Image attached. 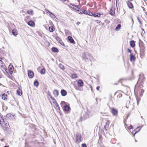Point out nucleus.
I'll use <instances>...</instances> for the list:
<instances>
[{
  "label": "nucleus",
  "instance_id": "4",
  "mask_svg": "<svg viewBox=\"0 0 147 147\" xmlns=\"http://www.w3.org/2000/svg\"><path fill=\"white\" fill-rule=\"evenodd\" d=\"M69 7L70 8L74 9L78 11H79L80 10V9L77 6L73 4H70V5H69Z\"/></svg>",
  "mask_w": 147,
  "mask_h": 147
},
{
  "label": "nucleus",
  "instance_id": "24",
  "mask_svg": "<svg viewBox=\"0 0 147 147\" xmlns=\"http://www.w3.org/2000/svg\"><path fill=\"white\" fill-rule=\"evenodd\" d=\"M52 50L53 51L55 52H58L59 51L58 49L55 47H53L52 48Z\"/></svg>",
  "mask_w": 147,
  "mask_h": 147
},
{
  "label": "nucleus",
  "instance_id": "38",
  "mask_svg": "<svg viewBox=\"0 0 147 147\" xmlns=\"http://www.w3.org/2000/svg\"><path fill=\"white\" fill-rule=\"evenodd\" d=\"M109 122L108 121H107L105 123V125L107 127H109Z\"/></svg>",
  "mask_w": 147,
  "mask_h": 147
},
{
  "label": "nucleus",
  "instance_id": "31",
  "mask_svg": "<svg viewBox=\"0 0 147 147\" xmlns=\"http://www.w3.org/2000/svg\"><path fill=\"white\" fill-rule=\"evenodd\" d=\"M59 67L62 70H64L65 68L64 66L61 64L59 65Z\"/></svg>",
  "mask_w": 147,
  "mask_h": 147
},
{
  "label": "nucleus",
  "instance_id": "62",
  "mask_svg": "<svg viewBox=\"0 0 147 147\" xmlns=\"http://www.w3.org/2000/svg\"><path fill=\"white\" fill-rule=\"evenodd\" d=\"M21 13H25V12L23 10H22L21 11Z\"/></svg>",
  "mask_w": 147,
  "mask_h": 147
},
{
  "label": "nucleus",
  "instance_id": "63",
  "mask_svg": "<svg viewBox=\"0 0 147 147\" xmlns=\"http://www.w3.org/2000/svg\"><path fill=\"white\" fill-rule=\"evenodd\" d=\"M80 24V23L78 22L77 23V24L79 25Z\"/></svg>",
  "mask_w": 147,
  "mask_h": 147
},
{
  "label": "nucleus",
  "instance_id": "41",
  "mask_svg": "<svg viewBox=\"0 0 147 147\" xmlns=\"http://www.w3.org/2000/svg\"><path fill=\"white\" fill-rule=\"evenodd\" d=\"M137 20H138V22H139L140 24V25H142V23L140 21V19L138 17H137Z\"/></svg>",
  "mask_w": 147,
  "mask_h": 147
},
{
  "label": "nucleus",
  "instance_id": "14",
  "mask_svg": "<svg viewBox=\"0 0 147 147\" xmlns=\"http://www.w3.org/2000/svg\"><path fill=\"white\" fill-rule=\"evenodd\" d=\"M63 108V110L64 111H69V110L70 109V107L69 106L67 105L64 106Z\"/></svg>",
  "mask_w": 147,
  "mask_h": 147
},
{
  "label": "nucleus",
  "instance_id": "33",
  "mask_svg": "<svg viewBox=\"0 0 147 147\" xmlns=\"http://www.w3.org/2000/svg\"><path fill=\"white\" fill-rule=\"evenodd\" d=\"M71 77L75 79L77 78V76L76 74H72Z\"/></svg>",
  "mask_w": 147,
  "mask_h": 147
},
{
  "label": "nucleus",
  "instance_id": "47",
  "mask_svg": "<svg viewBox=\"0 0 147 147\" xmlns=\"http://www.w3.org/2000/svg\"><path fill=\"white\" fill-rule=\"evenodd\" d=\"M93 16L95 17H97L98 16V15L97 13L96 14L94 13Z\"/></svg>",
  "mask_w": 147,
  "mask_h": 147
},
{
  "label": "nucleus",
  "instance_id": "18",
  "mask_svg": "<svg viewBox=\"0 0 147 147\" xmlns=\"http://www.w3.org/2000/svg\"><path fill=\"white\" fill-rule=\"evenodd\" d=\"M12 33L13 35L16 36L18 34L17 30L16 29H14L12 30Z\"/></svg>",
  "mask_w": 147,
  "mask_h": 147
},
{
  "label": "nucleus",
  "instance_id": "57",
  "mask_svg": "<svg viewBox=\"0 0 147 147\" xmlns=\"http://www.w3.org/2000/svg\"><path fill=\"white\" fill-rule=\"evenodd\" d=\"M140 99V98H139V100L138 99H137V104L138 105L139 103V100Z\"/></svg>",
  "mask_w": 147,
  "mask_h": 147
},
{
  "label": "nucleus",
  "instance_id": "51",
  "mask_svg": "<svg viewBox=\"0 0 147 147\" xmlns=\"http://www.w3.org/2000/svg\"><path fill=\"white\" fill-rule=\"evenodd\" d=\"M108 127H107L105 125L104 127V129H105V130L107 131V128H108Z\"/></svg>",
  "mask_w": 147,
  "mask_h": 147
},
{
  "label": "nucleus",
  "instance_id": "56",
  "mask_svg": "<svg viewBox=\"0 0 147 147\" xmlns=\"http://www.w3.org/2000/svg\"><path fill=\"white\" fill-rule=\"evenodd\" d=\"M100 88V87L99 86H98L96 87V89L97 90H99Z\"/></svg>",
  "mask_w": 147,
  "mask_h": 147
},
{
  "label": "nucleus",
  "instance_id": "58",
  "mask_svg": "<svg viewBox=\"0 0 147 147\" xmlns=\"http://www.w3.org/2000/svg\"><path fill=\"white\" fill-rule=\"evenodd\" d=\"M97 80L98 81H99V76H97Z\"/></svg>",
  "mask_w": 147,
  "mask_h": 147
},
{
  "label": "nucleus",
  "instance_id": "42",
  "mask_svg": "<svg viewBox=\"0 0 147 147\" xmlns=\"http://www.w3.org/2000/svg\"><path fill=\"white\" fill-rule=\"evenodd\" d=\"M45 11L47 13H49V15H50L51 14V12L49 10L47 9L45 10Z\"/></svg>",
  "mask_w": 147,
  "mask_h": 147
},
{
  "label": "nucleus",
  "instance_id": "19",
  "mask_svg": "<svg viewBox=\"0 0 147 147\" xmlns=\"http://www.w3.org/2000/svg\"><path fill=\"white\" fill-rule=\"evenodd\" d=\"M136 58L133 55L130 54V60L131 61H134L135 60Z\"/></svg>",
  "mask_w": 147,
  "mask_h": 147
},
{
  "label": "nucleus",
  "instance_id": "34",
  "mask_svg": "<svg viewBox=\"0 0 147 147\" xmlns=\"http://www.w3.org/2000/svg\"><path fill=\"white\" fill-rule=\"evenodd\" d=\"M49 15L52 18H56V16L52 13H51Z\"/></svg>",
  "mask_w": 147,
  "mask_h": 147
},
{
  "label": "nucleus",
  "instance_id": "2",
  "mask_svg": "<svg viewBox=\"0 0 147 147\" xmlns=\"http://www.w3.org/2000/svg\"><path fill=\"white\" fill-rule=\"evenodd\" d=\"M82 58L85 61H87L89 60L90 61L94 60V58L92 55L88 53H84L82 54Z\"/></svg>",
  "mask_w": 147,
  "mask_h": 147
},
{
  "label": "nucleus",
  "instance_id": "11",
  "mask_svg": "<svg viewBox=\"0 0 147 147\" xmlns=\"http://www.w3.org/2000/svg\"><path fill=\"white\" fill-rule=\"evenodd\" d=\"M61 93L62 96H65L67 95V92L64 89L62 90L61 91Z\"/></svg>",
  "mask_w": 147,
  "mask_h": 147
},
{
  "label": "nucleus",
  "instance_id": "48",
  "mask_svg": "<svg viewBox=\"0 0 147 147\" xmlns=\"http://www.w3.org/2000/svg\"><path fill=\"white\" fill-rule=\"evenodd\" d=\"M83 10H81L80 9L78 11V13L80 14H82L83 13Z\"/></svg>",
  "mask_w": 147,
  "mask_h": 147
},
{
  "label": "nucleus",
  "instance_id": "54",
  "mask_svg": "<svg viewBox=\"0 0 147 147\" xmlns=\"http://www.w3.org/2000/svg\"><path fill=\"white\" fill-rule=\"evenodd\" d=\"M3 117V116L2 115H1V113H0V120H1V119L2 118V117Z\"/></svg>",
  "mask_w": 147,
  "mask_h": 147
},
{
  "label": "nucleus",
  "instance_id": "36",
  "mask_svg": "<svg viewBox=\"0 0 147 147\" xmlns=\"http://www.w3.org/2000/svg\"><path fill=\"white\" fill-rule=\"evenodd\" d=\"M83 13H84V14L86 15H87L88 14V12H89V11L83 10Z\"/></svg>",
  "mask_w": 147,
  "mask_h": 147
},
{
  "label": "nucleus",
  "instance_id": "53",
  "mask_svg": "<svg viewBox=\"0 0 147 147\" xmlns=\"http://www.w3.org/2000/svg\"><path fill=\"white\" fill-rule=\"evenodd\" d=\"M7 116H9L11 117H14V116L11 114H7Z\"/></svg>",
  "mask_w": 147,
  "mask_h": 147
},
{
  "label": "nucleus",
  "instance_id": "45",
  "mask_svg": "<svg viewBox=\"0 0 147 147\" xmlns=\"http://www.w3.org/2000/svg\"><path fill=\"white\" fill-rule=\"evenodd\" d=\"M94 21L97 22V23L98 24H100V23H101V21L99 20H94Z\"/></svg>",
  "mask_w": 147,
  "mask_h": 147
},
{
  "label": "nucleus",
  "instance_id": "5",
  "mask_svg": "<svg viewBox=\"0 0 147 147\" xmlns=\"http://www.w3.org/2000/svg\"><path fill=\"white\" fill-rule=\"evenodd\" d=\"M81 136L80 134L77 133L76 134V140L77 142H80L81 141Z\"/></svg>",
  "mask_w": 147,
  "mask_h": 147
},
{
  "label": "nucleus",
  "instance_id": "49",
  "mask_svg": "<svg viewBox=\"0 0 147 147\" xmlns=\"http://www.w3.org/2000/svg\"><path fill=\"white\" fill-rule=\"evenodd\" d=\"M86 113H85V114H84L83 117H82V119L83 120H85L86 119L85 118V117L86 116Z\"/></svg>",
  "mask_w": 147,
  "mask_h": 147
},
{
  "label": "nucleus",
  "instance_id": "16",
  "mask_svg": "<svg viewBox=\"0 0 147 147\" xmlns=\"http://www.w3.org/2000/svg\"><path fill=\"white\" fill-rule=\"evenodd\" d=\"M54 107L55 109H60L59 106L56 102L54 103Z\"/></svg>",
  "mask_w": 147,
  "mask_h": 147
},
{
  "label": "nucleus",
  "instance_id": "27",
  "mask_svg": "<svg viewBox=\"0 0 147 147\" xmlns=\"http://www.w3.org/2000/svg\"><path fill=\"white\" fill-rule=\"evenodd\" d=\"M144 126V125H141V126H139L137 127L136 128V129H137L138 128H140L139 129L138 131H136L135 134L136 133H137L138 132L140 131V130H141V129Z\"/></svg>",
  "mask_w": 147,
  "mask_h": 147
},
{
  "label": "nucleus",
  "instance_id": "6",
  "mask_svg": "<svg viewBox=\"0 0 147 147\" xmlns=\"http://www.w3.org/2000/svg\"><path fill=\"white\" fill-rule=\"evenodd\" d=\"M0 67L1 70L3 71H6L7 70L6 66L5 65V64L3 63L2 65H0Z\"/></svg>",
  "mask_w": 147,
  "mask_h": 147
},
{
  "label": "nucleus",
  "instance_id": "25",
  "mask_svg": "<svg viewBox=\"0 0 147 147\" xmlns=\"http://www.w3.org/2000/svg\"><path fill=\"white\" fill-rule=\"evenodd\" d=\"M7 94L4 93L3 94L2 96V98L3 100H5L7 98Z\"/></svg>",
  "mask_w": 147,
  "mask_h": 147
},
{
  "label": "nucleus",
  "instance_id": "21",
  "mask_svg": "<svg viewBox=\"0 0 147 147\" xmlns=\"http://www.w3.org/2000/svg\"><path fill=\"white\" fill-rule=\"evenodd\" d=\"M49 30L50 32H52L55 30V28L53 26H51L49 27Z\"/></svg>",
  "mask_w": 147,
  "mask_h": 147
},
{
  "label": "nucleus",
  "instance_id": "64",
  "mask_svg": "<svg viewBox=\"0 0 147 147\" xmlns=\"http://www.w3.org/2000/svg\"><path fill=\"white\" fill-rule=\"evenodd\" d=\"M9 69L10 71L11 70L12 71V68H10Z\"/></svg>",
  "mask_w": 147,
  "mask_h": 147
},
{
  "label": "nucleus",
  "instance_id": "15",
  "mask_svg": "<svg viewBox=\"0 0 147 147\" xmlns=\"http://www.w3.org/2000/svg\"><path fill=\"white\" fill-rule=\"evenodd\" d=\"M53 94L54 95L55 97H57L58 96L59 92L57 90H55L53 91Z\"/></svg>",
  "mask_w": 147,
  "mask_h": 147
},
{
  "label": "nucleus",
  "instance_id": "52",
  "mask_svg": "<svg viewBox=\"0 0 147 147\" xmlns=\"http://www.w3.org/2000/svg\"><path fill=\"white\" fill-rule=\"evenodd\" d=\"M128 128L129 129H133V126L132 125H130L128 127Z\"/></svg>",
  "mask_w": 147,
  "mask_h": 147
},
{
  "label": "nucleus",
  "instance_id": "17",
  "mask_svg": "<svg viewBox=\"0 0 147 147\" xmlns=\"http://www.w3.org/2000/svg\"><path fill=\"white\" fill-rule=\"evenodd\" d=\"M28 24L30 26H33L34 25V22L32 20H30L28 22Z\"/></svg>",
  "mask_w": 147,
  "mask_h": 147
},
{
  "label": "nucleus",
  "instance_id": "61",
  "mask_svg": "<svg viewBox=\"0 0 147 147\" xmlns=\"http://www.w3.org/2000/svg\"><path fill=\"white\" fill-rule=\"evenodd\" d=\"M97 14H98V17H100V16L102 14H101L100 13H97Z\"/></svg>",
  "mask_w": 147,
  "mask_h": 147
},
{
  "label": "nucleus",
  "instance_id": "29",
  "mask_svg": "<svg viewBox=\"0 0 147 147\" xmlns=\"http://www.w3.org/2000/svg\"><path fill=\"white\" fill-rule=\"evenodd\" d=\"M34 86L36 87H38L39 85V83L38 80H35L34 82Z\"/></svg>",
  "mask_w": 147,
  "mask_h": 147
},
{
  "label": "nucleus",
  "instance_id": "50",
  "mask_svg": "<svg viewBox=\"0 0 147 147\" xmlns=\"http://www.w3.org/2000/svg\"><path fill=\"white\" fill-rule=\"evenodd\" d=\"M82 147H87V146L86 144H83L82 145Z\"/></svg>",
  "mask_w": 147,
  "mask_h": 147
},
{
  "label": "nucleus",
  "instance_id": "39",
  "mask_svg": "<svg viewBox=\"0 0 147 147\" xmlns=\"http://www.w3.org/2000/svg\"><path fill=\"white\" fill-rule=\"evenodd\" d=\"M59 42L62 46H65L64 43L62 41V40H59Z\"/></svg>",
  "mask_w": 147,
  "mask_h": 147
},
{
  "label": "nucleus",
  "instance_id": "9",
  "mask_svg": "<svg viewBox=\"0 0 147 147\" xmlns=\"http://www.w3.org/2000/svg\"><path fill=\"white\" fill-rule=\"evenodd\" d=\"M68 40L71 43H72L73 44H74L75 43V42L71 36H69L68 37Z\"/></svg>",
  "mask_w": 147,
  "mask_h": 147
},
{
  "label": "nucleus",
  "instance_id": "59",
  "mask_svg": "<svg viewBox=\"0 0 147 147\" xmlns=\"http://www.w3.org/2000/svg\"><path fill=\"white\" fill-rule=\"evenodd\" d=\"M97 14H98V17H100V16L102 14H101L100 13H97Z\"/></svg>",
  "mask_w": 147,
  "mask_h": 147
},
{
  "label": "nucleus",
  "instance_id": "13",
  "mask_svg": "<svg viewBox=\"0 0 147 147\" xmlns=\"http://www.w3.org/2000/svg\"><path fill=\"white\" fill-rule=\"evenodd\" d=\"M86 114V115L85 117V119H87L89 118L90 116V111H88V110H87L85 112Z\"/></svg>",
  "mask_w": 147,
  "mask_h": 147
},
{
  "label": "nucleus",
  "instance_id": "30",
  "mask_svg": "<svg viewBox=\"0 0 147 147\" xmlns=\"http://www.w3.org/2000/svg\"><path fill=\"white\" fill-rule=\"evenodd\" d=\"M33 12V10L31 9H29L27 11V13L30 15H32Z\"/></svg>",
  "mask_w": 147,
  "mask_h": 147
},
{
  "label": "nucleus",
  "instance_id": "37",
  "mask_svg": "<svg viewBox=\"0 0 147 147\" xmlns=\"http://www.w3.org/2000/svg\"><path fill=\"white\" fill-rule=\"evenodd\" d=\"M50 98L52 100L53 102V103L56 102V100H55V99L54 98V97H52L51 96Z\"/></svg>",
  "mask_w": 147,
  "mask_h": 147
},
{
  "label": "nucleus",
  "instance_id": "46",
  "mask_svg": "<svg viewBox=\"0 0 147 147\" xmlns=\"http://www.w3.org/2000/svg\"><path fill=\"white\" fill-rule=\"evenodd\" d=\"M47 95L48 96H49L50 97H51L52 96H51V94L50 92L49 91H48L47 92Z\"/></svg>",
  "mask_w": 147,
  "mask_h": 147
},
{
  "label": "nucleus",
  "instance_id": "3",
  "mask_svg": "<svg viewBox=\"0 0 147 147\" xmlns=\"http://www.w3.org/2000/svg\"><path fill=\"white\" fill-rule=\"evenodd\" d=\"M111 112L114 116H117L118 111L117 109H115L114 108H112L111 109Z\"/></svg>",
  "mask_w": 147,
  "mask_h": 147
},
{
  "label": "nucleus",
  "instance_id": "20",
  "mask_svg": "<svg viewBox=\"0 0 147 147\" xmlns=\"http://www.w3.org/2000/svg\"><path fill=\"white\" fill-rule=\"evenodd\" d=\"M130 45L132 47H134L135 45V41L134 40H131L130 42Z\"/></svg>",
  "mask_w": 147,
  "mask_h": 147
},
{
  "label": "nucleus",
  "instance_id": "1",
  "mask_svg": "<svg viewBox=\"0 0 147 147\" xmlns=\"http://www.w3.org/2000/svg\"><path fill=\"white\" fill-rule=\"evenodd\" d=\"M0 120V124L1 128L4 131H7L9 129V125L7 121L5 120L4 117L3 116L2 118Z\"/></svg>",
  "mask_w": 147,
  "mask_h": 147
},
{
  "label": "nucleus",
  "instance_id": "23",
  "mask_svg": "<svg viewBox=\"0 0 147 147\" xmlns=\"http://www.w3.org/2000/svg\"><path fill=\"white\" fill-rule=\"evenodd\" d=\"M17 93L18 95L21 96L22 94V91L20 89H18L17 90Z\"/></svg>",
  "mask_w": 147,
  "mask_h": 147
},
{
  "label": "nucleus",
  "instance_id": "55",
  "mask_svg": "<svg viewBox=\"0 0 147 147\" xmlns=\"http://www.w3.org/2000/svg\"><path fill=\"white\" fill-rule=\"evenodd\" d=\"M127 50H128V51L129 52L131 53V50H130V49H127Z\"/></svg>",
  "mask_w": 147,
  "mask_h": 147
},
{
  "label": "nucleus",
  "instance_id": "60",
  "mask_svg": "<svg viewBox=\"0 0 147 147\" xmlns=\"http://www.w3.org/2000/svg\"><path fill=\"white\" fill-rule=\"evenodd\" d=\"M97 14H98V17H100V16L102 14H101L100 13H97Z\"/></svg>",
  "mask_w": 147,
  "mask_h": 147
},
{
  "label": "nucleus",
  "instance_id": "28",
  "mask_svg": "<svg viewBox=\"0 0 147 147\" xmlns=\"http://www.w3.org/2000/svg\"><path fill=\"white\" fill-rule=\"evenodd\" d=\"M45 69L44 68L42 69L40 71V73L41 74H44L45 73Z\"/></svg>",
  "mask_w": 147,
  "mask_h": 147
},
{
  "label": "nucleus",
  "instance_id": "40",
  "mask_svg": "<svg viewBox=\"0 0 147 147\" xmlns=\"http://www.w3.org/2000/svg\"><path fill=\"white\" fill-rule=\"evenodd\" d=\"M93 14L94 13H92V12H90L89 11V12H88V14L87 15L91 16H93Z\"/></svg>",
  "mask_w": 147,
  "mask_h": 147
},
{
  "label": "nucleus",
  "instance_id": "26",
  "mask_svg": "<svg viewBox=\"0 0 147 147\" xmlns=\"http://www.w3.org/2000/svg\"><path fill=\"white\" fill-rule=\"evenodd\" d=\"M60 105L62 107H64V106L67 105L66 103L64 101H62L61 102Z\"/></svg>",
  "mask_w": 147,
  "mask_h": 147
},
{
  "label": "nucleus",
  "instance_id": "12",
  "mask_svg": "<svg viewBox=\"0 0 147 147\" xmlns=\"http://www.w3.org/2000/svg\"><path fill=\"white\" fill-rule=\"evenodd\" d=\"M86 114V115L85 117V119H87L89 118L90 116V111H88V110H87L85 112Z\"/></svg>",
  "mask_w": 147,
  "mask_h": 147
},
{
  "label": "nucleus",
  "instance_id": "22",
  "mask_svg": "<svg viewBox=\"0 0 147 147\" xmlns=\"http://www.w3.org/2000/svg\"><path fill=\"white\" fill-rule=\"evenodd\" d=\"M121 27V24H118L115 28V30L116 31L119 30L120 29Z\"/></svg>",
  "mask_w": 147,
  "mask_h": 147
},
{
  "label": "nucleus",
  "instance_id": "32",
  "mask_svg": "<svg viewBox=\"0 0 147 147\" xmlns=\"http://www.w3.org/2000/svg\"><path fill=\"white\" fill-rule=\"evenodd\" d=\"M110 14L112 16H113L115 14L114 12L113 11L112 9L110 10Z\"/></svg>",
  "mask_w": 147,
  "mask_h": 147
},
{
  "label": "nucleus",
  "instance_id": "44",
  "mask_svg": "<svg viewBox=\"0 0 147 147\" xmlns=\"http://www.w3.org/2000/svg\"><path fill=\"white\" fill-rule=\"evenodd\" d=\"M56 39L59 42V40H61L60 38L58 36H57L56 38Z\"/></svg>",
  "mask_w": 147,
  "mask_h": 147
},
{
  "label": "nucleus",
  "instance_id": "8",
  "mask_svg": "<svg viewBox=\"0 0 147 147\" xmlns=\"http://www.w3.org/2000/svg\"><path fill=\"white\" fill-rule=\"evenodd\" d=\"M78 85L79 87H82L83 86L84 83L82 80H78L77 82Z\"/></svg>",
  "mask_w": 147,
  "mask_h": 147
},
{
  "label": "nucleus",
  "instance_id": "7",
  "mask_svg": "<svg viewBox=\"0 0 147 147\" xmlns=\"http://www.w3.org/2000/svg\"><path fill=\"white\" fill-rule=\"evenodd\" d=\"M28 75L30 78H32L34 76V74L32 71L29 70L28 72Z\"/></svg>",
  "mask_w": 147,
  "mask_h": 147
},
{
  "label": "nucleus",
  "instance_id": "43",
  "mask_svg": "<svg viewBox=\"0 0 147 147\" xmlns=\"http://www.w3.org/2000/svg\"><path fill=\"white\" fill-rule=\"evenodd\" d=\"M122 95L121 94H119L117 96V98H120L121 97H122Z\"/></svg>",
  "mask_w": 147,
  "mask_h": 147
},
{
  "label": "nucleus",
  "instance_id": "35",
  "mask_svg": "<svg viewBox=\"0 0 147 147\" xmlns=\"http://www.w3.org/2000/svg\"><path fill=\"white\" fill-rule=\"evenodd\" d=\"M130 115V113H128V115L127 116V117H126V118L125 119L124 121V123H125V122H126V120L127 119H128V117L129 116V115Z\"/></svg>",
  "mask_w": 147,
  "mask_h": 147
},
{
  "label": "nucleus",
  "instance_id": "10",
  "mask_svg": "<svg viewBox=\"0 0 147 147\" xmlns=\"http://www.w3.org/2000/svg\"><path fill=\"white\" fill-rule=\"evenodd\" d=\"M127 4L128 7L130 9H132L133 8L134 6L132 3L129 1H128L127 2Z\"/></svg>",
  "mask_w": 147,
  "mask_h": 147
}]
</instances>
